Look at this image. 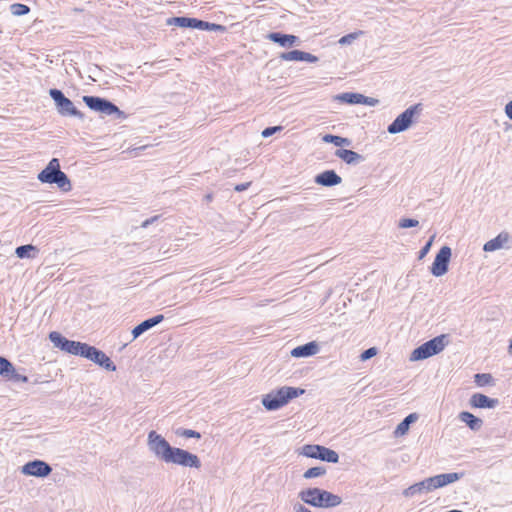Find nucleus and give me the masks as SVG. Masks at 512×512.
Wrapping results in <instances>:
<instances>
[{
  "instance_id": "nucleus-1",
  "label": "nucleus",
  "mask_w": 512,
  "mask_h": 512,
  "mask_svg": "<svg viewBox=\"0 0 512 512\" xmlns=\"http://www.w3.org/2000/svg\"><path fill=\"white\" fill-rule=\"evenodd\" d=\"M462 476V473L455 472L432 476L409 486L408 488L403 490L402 494L404 497L411 498L417 494L428 493L433 491L434 489L441 488L448 484L454 483L461 479Z\"/></svg>"
},
{
  "instance_id": "nucleus-2",
  "label": "nucleus",
  "mask_w": 512,
  "mask_h": 512,
  "mask_svg": "<svg viewBox=\"0 0 512 512\" xmlns=\"http://www.w3.org/2000/svg\"><path fill=\"white\" fill-rule=\"evenodd\" d=\"M298 496L304 503L318 508H333L342 503L340 496L320 488L301 490Z\"/></svg>"
},
{
  "instance_id": "nucleus-3",
  "label": "nucleus",
  "mask_w": 512,
  "mask_h": 512,
  "mask_svg": "<svg viewBox=\"0 0 512 512\" xmlns=\"http://www.w3.org/2000/svg\"><path fill=\"white\" fill-rule=\"evenodd\" d=\"M304 392L305 390L301 388L283 386L264 395L262 405L268 411H275L288 404L290 400L304 394Z\"/></svg>"
},
{
  "instance_id": "nucleus-4",
  "label": "nucleus",
  "mask_w": 512,
  "mask_h": 512,
  "mask_svg": "<svg viewBox=\"0 0 512 512\" xmlns=\"http://www.w3.org/2000/svg\"><path fill=\"white\" fill-rule=\"evenodd\" d=\"M41 183L56 184L64 192L71 190V182L67 175L61 171L60 162L57 158H52L47 166L37 175Z\"/></svg>"
},
{
  "instance_id": "nucleus-5",
  "label": "nucleus",
  "mask_w": 512,
  "mask_h": 512,
  "mask_svg": "<svg viewBox=\"0 0 512 512\" xmlns=\"http://www.w3.org/2000/svg\"><path fill=\"white\" fill-rule=\"evenodd\" d=\"M448 336L445 334L434 337L433 339L423 343L413 350L410 356L411 361H419L427 359L431 356L439 354L448 345Z\"/></svg>"
},
{
  "instance_id": "nucleus-6",
  "label": "nucleus",
  "mask_w": 512,
  "mask_h": 512,
  "mask_svg": "<svg viewBox=\"0 0 512 512\" xmlns=\"http://www.w3.org/2000/svg\"><path fill=\"white\" fill-rule=\"evenodd\" d=\"M421 110V104H415L408 107L387 127L388 133L398 134L409 129L412 126L415 117L421 112Z\"/></svg>"
},
{
  "instance_id": "nucleus-7",
  "label": "nucleus",
  "mask_w": 512,
  "mask_h": 512,
  "mask_svg": "<svg viewBox=\"0 0 512 512\" xmlns=\"http://www.w3.org/2000/svg\"><path fill=\"white\" fill-rule=\"evenodd\" d=\"M50 341L54 344L55 347L61 349L72 355H78L83 357L85 353V348L87 347L86 343H81L78 341L68 340L63 337L58 332H51L49 334Z\"/></svg>"
},
{
  "instance_id": "nucleus-8",
  "label": "nucleus",
  "mask_w": 512,
  "mask_h": 512,
  "mask_svg": "<svg viewBox=\"0 0 512 512\" xmlns=\"http://www.w3.org/2000/svg\"><path fill=\"white\" fill-rule=\"evenodd\" d=\"M165 463L180 465L183 467H190L199 469L201 461L199 457L184 449L173 447Z\"/></svg>"
},
{
  "instance_id": "nucleus-9",
  "label": "nucleus",
  "mask_w": 512,
  "mask_h": 512,
  "mask_svg": "<svg viewBox=\"0 0 512 512\" xmlns=\"http://www.w3.org/2000/svg\"><path fill=\"white\" fill-rule=\"evenodd\" d=\"M49 95L55 102L58 113L62 116H73L82 118L83 115L74 106L73 102L65 97V95L58 89H50Z\"/></svg>"
},
{
  "instance_id": "nucleus-10",
  "label": "nucleus",
  "mask_w": 512,
  "mask_h": 512,
  "mask_svg": "<svg viewBox=\"0 0 512 512\" xmlns=\"http://www.w3.org/2000/svg\"><path fill=\"white\" fill-rule=\"evenodd\" d=\"M147 444L149 450L160 460L166 462L169 454L172 451V446L155 431H151L148 434Z\"/></svg>"
},
{
  "instance_id": "nucleus-11",
  "label": "nucleus",
  "mask_w": 512,
  "mask_h": 512,
  "mask_svg": "<svg viewBox=\"0 0 512 512\" xmlns=\"http://www.w3.org/2000/svg\"><path fill=\"white\" fill-rule=\"evenodd\" d=\"M83 101L93 111L100 112L105 115L116 114L118 117H124V112L112 102L96 97V96H84Z\"/></svg>"
},
{
  "instance_id": "nucleus-12",
  "label": "nucleus",
  "mask_w": 512,
  "mask_h": 512,
  "mask_svg": "<svg viewBox=\"0 0 512 512\" xmlns=\"http://www.w3.org/2000/svg\"><path fill=\"white\" fill-rule=\"evenodd\" d=\"M452 256V250L449 246H443L437 253L431 267V273L436 277H441L448 272V265Z\"/></svg>"
},
{
  "instance_id": "nucleus-13",
  "label": "nucleus",
  "mask_w": 512,
  "mask_h": 512,
  "mask_svg": "<svg viewBox=\"0 0 512 512\" xmlns=\"http://www.w3.org/2000/svg\"><path fill=\"white\" fill-rule=\"evenodd\" d=\"M83 357L89 359L90 361L94 362L95 364L99 365L100 367H103L108 371L116 370V366L114 365V363L103 351L98 350L97 348L90 346L88 344L87 347L85 348V353Z\"/></svg>"
},
{
  "instance_id": "nucleus-14",
  "label": "nucleus",
  "mask_w": 512,
  "mask_h": 512,
  "mask_svg": "<svg viewBox=\"0 0 512 512\" xmlns=\"http://www.w3.org/2000/svg\"><path fill=\"white\" fill-rule=\"evenodd\" d=\"M51 471V466L42 460L30 461L21 467L22 474L34 477H46Z\"/></svg>"
},
{
  "instance_id": "nucleus-15",
  "label": "nucleus",
  "mask_w": 512,
  "mask_h": 512,
  "mask_svg": "<svg viewBox=\"0 0 512 512\" xmlns=\"http://www.w3.org/2000/svg\"><path fill=\"white\" fill-rule=\"evenodd\" d=\"M510 244V234L506 231H502L495 238L487 241L483 246V250L485 252H494L501 249H509Z\"/></svg>"
},
{
  "instance_id": "nucleus-16",
  "label": "nucleus",
  "mask_w": 512,
  "mask_h": 512,
  "mask_svg": "<svg viewBox=\"0 0 512 512\" xmlns=\"http://www.w3.org/2000/svg\"><path fill=\"white\" fill-rule=\"evenodd\" d=\"M498 403V399L490 398L481 393H474L469 399V404L472 408L493 409Z\"/></svg>"
},
{
  "instance_id": "nucleus-17",
  "label": "nucleus",
  "mask_w": 512,
  "mask_h": 512,
  "mask_svg": "<svg viewBox=\"0 0 512 512\" xmlns=\"http://www.w3.org/2000/svg\"><path fill=\"white\" fill-rule=\"evenodd\" d=\"M315 182L325 187L339 185L342 178L333 170H326L315 177Z\"/></svg>"
},
{
  "instance_id": "nucleus-18",
  "label": "nucleus",
  "mask_w": 512,
  "mask_h": 512,
  "mask_svg": "<svg viewBox=\"0 0 512 512\" xmlns=\"http://www.w3.org/2000/svg\"><path fill=\"white\" fill-rule=\"evenodd\" d=\"M164 319V316L162 314L156 315L152 318H149L147 320H144L139 325L134 327L132 330L133 339L138 338L140 335H142L144 332L148 331L149 329L155 327L159 323H161Z\"/></svg>"
},
{
  "instance_id": "nucleus-19",
  "label": "nucleus",
  "mask_w": 512,
  "mask_h": 512,
  "mask_svg": "<svg viewBox=\"0 0 512 512\" xmlns=\"http://www.w3.org/2000/svg\"><path fill=\"white\" fill-rule=\"evenodd\" d=\"M267 38L274 43L279 44L281 47L289 48L294 46L298 42V37L289 34H282L273 32L267 35Z\"/></svg>"
},
{
  "instance_id": "nucleus-20",
  "label": "nucleus",
  "mask_w": 512,
  "mask_h": 512,
  "mask_svg": "<svg viewBox=\"0 0 512 512\" xmlns=\"http://www.w3.org/2000/svg\"><path fill=\"white\" fill-rule=\"evenodd\" d=\"M169 24H173L175 26L182 28H193L199 30H201V27L206 26L204 24V21L189 17H174L171 20H169Z\"/></svg>"
},
{
  "instance_id": "nucleus-21",
  "label": "nucleus",
  "mask_w": 512,
  "mask_h": 512,
  "mask_svg": "<svg viewBox=\"0 0 512 512\" xmlns=\"http://www.w3.org/2000/svg\"><path fill=\"white\" fill-rule=\"evenodd\" d=\"M319 347L315 342H309L301 346H297L291 351V355L296 358L309 357L317 354Z\"/></svg>"
},
{
  "instance_id": "nucleus-22",
  "label": "nucleus",
  "mask_w": 512,
  "mask_h": 512,
  "mask_svg": "<svg viewBox=\"0 0 512 512\" xmlns=\"http://www.w3.org/2000/svg\"><path fill=\"white\" fill-rule=\"evenodd\" d=\"M458 418L461 422L465 423L472 431H479L483 426L482 419L474 416L472 413L467 411L460 412Z\"/></svg>"
},
{
  "instance_id": "nucleus-23",
  "label": "nucleus",
  "mask_w": 512,
  "mask_h": 512,
  "mask_svg": "<svg viewBox=\"0 0 512 512\" xmlns=\"http://www.w3.org/2000/svg\"><path fill=\"white\" fill-rule=\"evenodd\" d=\"M335 156L343 160L346 164L355 165L363 161V157L348 149H338L335 151Z\"/></svg>"
},
{
  "instance_id": "nucleus-24",
  "label": "nucleus",
  "mask_w": 512,
  "mask_h": 512,
  "mask_svg": "<svg viewBox=\"0 0 512 512\" xmlns=\"http://www.w3.org/2000/svg\"><path fill=\"white\" fill-rule=\"evenodd\" d=\"M419 416L417 413H411L407 417L404 418L403 421H401L396 429L394 430V436L395 437H401L407 434L409 431L410 425L418 420Z\"/></svg>"
},
{
  "instance_id": "nucleus-25",
  "label": "nucleus",
  "mask_w": 512,
  "mask_h": 512,
  "mask_svg": "<svg viewBox=\"0 0 512 512\" xmlns=\"http://www.w3.org/2000/svg\"><path fill=\"white\" fill-rule=\"evenodd\" d=\"M361 96L360 93L346 92L336 95L334 100L347 104H361Z\"/></svg>"
},
{
  "instance_id": "nucleus-26",
  "label": "nucleus",
  "mask_w": 512,
  "mask_h": 512,
  "mask_svg": "<svg viewBox=\"0 0 512 512\" xmlns=\"http://www.w3.org/2000/svg\"><path fill=\"white\" fill-rule=\"evenodd\" d=\"M37 252V248L31 244L19 246L15 250L16 256L21 259L34 258Z\"/></svg>"
},
{
  "instance_id": "nucleus-27",
  "label": "nucleus",
  "mask_w": 512,
  "mask_h": 512,
  "mask_svg": "<svg viewBox=\"0 0 512 512\" xmlns=\"http://www.w3.org/2000/svg\"><path fill=\"white\" fill-rule=\"evenodd\" d=\"M322 140L323 142L325 143H332L334 144L335 146H339V147H342V146H350L351 145V140L348 139V138H344V137H341V136H337V135H332V134H326L322 137Z\"/></svg>"
},
{
  "instance_id": "nucleus-28",
  "label": "nucleus",
  "mask_w": 512,
  "mask_h": 512,
  "mask_svg": "<svg viewBox=\"0 0 512 512\" xmlns=\"http://www.w3.org/2000/svg\"><path fill=\"white\" fill-rule=\"evenodd\" d=\"M318 459L329 463H337L339 456L334 450L322 446L321 452L318 453Z\"/></svg>"
},
{
  "instance_id": "nucleus-29",
  "label": "nucleus",
  "mask_w": 512,
  "mask_h": 512,
  "mask_svg": "<svg viewBox=\"0 0 512 512\" xmlns=\"http://www.w3.org/2000/svg\"><path fill=\"white\" fill-rule=\"evenodd\" d=\"M322 446L320 445H304L301 450V454L309 457L318 459V453L321 452Z\"/></svg>"
},
{
  "instance_id": "nucleus-30",
  "label": "nucleus",
  "mask_w": 512,
  "mask_h": 512,
  "mask_svg": "<svg viewBox=\"0 0 512 512\" xmlns=\"http://www.w3.org/2000/svg\"><path fill=\"white\" fill-rule=\"evenodd\" d=\"M11 372H13L12 363L8 359L0 356V375L7 378Z\"/></svg>"
},
{
  "instance_id": "nucleus-31",
  "label": "nucleus",
  "mask_w": 512,
  "mask_h": 512,
  "mask_svg": "<svg viewBox=\"0 0 512 512\" xmlns=\"http://www.w3.org/2000/svg\"><path fill=\"white\" fill-rule=\"evenodd\" d=\"M10 11L14 16H23L29 13L30 8L21 3H15L10 6Z\"/></svg>"
},
{
  "instance_id": "nucleus-32",
  "label": "nucleus",
  "mask_w": 512,
  "mask_h": 512,
  "mask_svg": "<svg viewBox=\"0 0 512 512\" xmlns=\"http://www.w3.org/2000/svg\"><path fill=\"white\" fill-rule=\"evenodd\" d=\"M280 58L285 61H302V51L292 50L284 52L280 55Z\"/></svg>"
},
{
  "instance_id": "nucleus-33",
  "label": "nucleus",
  "mask_w": 512,
  "mask_h": 512,
  "mask_svg": "<svg viewBox=\"0 0 512 512\" xmlns=\"http://www.w3.org/2000/svg\"><path fill=\"white\" fill-rule=\"evenodd\" d=\"M325 473L326 470L323 467H312L304 472L303 477L305 479H311L323 476Z\"/></svg>"
},
{
  "instance_id": "nucleus-34",
  "label": "nucleus",
  "mask_w": 512,
  "mask_h": 512,
  "mask_svg": "<svg viewBox=\"0 0 512 512\" xmlns=\"http://www.w3.org/2000/svg\"><path fill=\"white\" fill-rule=\"evenodd\" d=\"M363 34V31H357L350 34H347L341 37L338 41L340 45H351L356 39L359 38Z\"/></svg>"
},
{
  "instance_id": "nucleus-35",
  "label": "nucleus",
  "mask_w": 512,
  "mask_h": 512,
  "mask_svg": "<svg viewBox=\"0 0 512 512\" xmlns=\"http://www.w3.org/2000/svg\"><path fill=\"white\" fill-rule=\"evenodd\" d=\"M492 379L491 374L488 373H478L474 376L475 383L480 387L490 384Z\"/></svg>"
},
{
  "instance_id": "nucleus-36",
  "label": "nucleus",
  "mask_w": 512,
  "mask_h": 512,
  "mask_svg": "<svg viewBox=\"0 0 512 512\" xmlns=\"http://www.w3.org/2000/svg\"><path fill=\"white\" fill-rule=\"evenodd\" d=\"M419 225V221L416 219L411 218H403L399 221L398 226L399 228L406 229V228H412Z\"/></svg>"
},
{
  "instance_id": "nucleus-37",
  "label": "nucleus",
  "mask_w": 512,
  "mask_h": 512,
  "mask_svg": "<svg viewBox=\"0 0 512 512\" xmlns=\"http://www.w3.org/2000/svg\"><path fill=\"white\" fill-rule=\"evenodd\" d=\"M177 435L184 436L186 438H197L201 437L200 433L191 429L177 430Z\"/></svg>"
},
{
  "instance_id": "nucleus-38",
  "label": "nucleus",
  "mask_w": 512,
  "mask_h": 512,
  "mask_svg": "<svg viewBox=\"0 0 512 512\" xmlns=\"http://www.w3.org/2000/svg\"><path fill=\"white\" fill-rule=\"evenodd\" d=\"M434 239H435V235H432L430 237L429 241L424 245V247H422V249L419 252V257H418L420 260L423 259L428 254V252L431 249Z\"/></svg>"
},
{
  "instance_id": "nucleus-39",
  "label": "nucleus",
  "mask_w": 512,
  "mask_h": 512,
  "mask_svg": "<svg viewBox=\"0 0 512 512\" xmlns=\"http://www.w3.org/2000/svg\"><path fill=\"white\" fill-rule=\"evenodd\" d=\"M377 354V349L375 347H371L367 350H365L361 355L360 359L362 361L369 360L370 358L374 357Z\"/></svg>"
},
{
  "instance_id": "nucleus-40",
  "label": "nucleus",
  "mask_w": 512,
  "mask_h": 512,
  "mask_svg": "<svg viewBox=\"0 0 512 512\" xmlns=\"http://www.w3.org/2000/svg\"><path fill=\"white\" fill-rule=\"evenodd\" d=\"M204 24H205L206 26L201 27V30H208V31H223V30L225 29V28H224V26L219 25V24L209 23V22H206V21H204Z\"/></svg>"
},
{
  "instance_id": "nucleus-41",
  "label": "nucleus",
  "mask_w": 512,
  "mask_h": 512,
  "mask_svg": "<svg viewBox=\"0 0 512 512\" xmlns=\"http://www.w3.org/2000/svg\"><path fill=\"white\" fill-rule=\"evenodd\" d=\"M8 378L13 379L15 381H19V382H24V383L28 382V377L17 373L14 367H13V372L10 373Z\"/></svg>"
},
{
  "instance_id": "nucleus-42",
  "label": "nucleus",
  "mask_w": 512,
  "mask_h": 512,
  "mask_svg": "<svg viewBox=\"0 0 512 512\" xmlns=\"http://www.w3.org/2000/svg\"><path fill=\"white\" fill-rule=\"evenodd\" d=\"M282 130V127L281 126H273V127H268V128H265L263 131H262V136L264 138H268L270 136H272L274 133L278 132Z\"/></svg>"
},
{
  "instance_id": "nucleus-43",
  "label": "nucleus",
  "mask_w": 512,
  "mask_h": 512,
  "mask_svg": "<svg viewBox=\"0 0 512 512\" xmlns=\"http://www.w3.org/2000/svg\"><path fill=\"white\" fill-rule=\"evenodd\" d=\"M379 103V100L372 97H367L362 94L361 96V104L367 105V106H376Z\"/></svg>"
},
{
  "instance_id": "nucleus-44",
  "label": "nucleus",
  "mask_w": 512,
  "mask_h": 512,
  "mask_svg": "<svg viewBox=\"0 0 512 512\" xmlns=\"http://www.w3.org/2000/svg\"><path fill=\"white\" fill-rule=\"evenodd\" d=\"M318 60L319 59L317 56H315L311 53L302 51V61L309 62V63H316Z\"/></svg>"
},
{
  "instance_id": "nucleus-45",
  "label": "nucleus",
  "mask_w": 512,
  "mask_h": 512,
  "mask_svg": "<svg viewBox=\"0 0 512 512\" xmlns=\"http://www.w3.org/2000/svg\"><path fill=\"white\" fill-rule=\"evenodd\" d=\"M506 116L512 120V101L508 102L505 106Z\"/></svg>"
},
{
  "instance_id": "nucleus-46",
  "label": "nucleus",
  "mask_w": 512,
  "mask_h": 512,
  "mask_svg": "<svg viewBox=\"0 0 512 512\" xmlns=\"http://www.w3.org/2000/svg\"><path fill=\"white\" fill-rule=\"evenodd\" d=\"M295 512H312L311 510L304 507L302 504H296L294 506Z\"/></svg>"
},
{
  "instance_id": "nucleus-47",
  "label": "nucleus",
  "mask_w": 512,
  "mask_h": 512,
  "mask_svg": "<svg viewBox=\"0 0 512 512\" xmlns=\"http://www.w3.org/2000/svg\"><path fill=\"white\" fill-rule=\"evenodd\" d=\"M158 219V216H154L150 219H147L145 220L143 223H142V227L146 228L148 227L150 224H152L154 221H156Z\"/></svg>"
},
{
  "instance_id": "nucleus-48",
  "label": "nucleus",
  "mask_w": 512,
  "mask_h": 512,
  "mask_svg": "<svg viewBox=\"0 0 512 512\" xmlns=\"http://www.w3.org/2000/svg\"><path fill=\"white\" fill-rule=\"evenodd\" d=\"M249 185H250L249 183L236 185L235 190L239 191V192L244 191L248 188Z\"/></svg>"
},
{
  "instance_id": "nucleus-49",
  "label": "nucleus",
  "mask_w": 512,
  "mask_h": 512,
  "mask_svg": "<svg viewBox=\"0 0 512 512\" xmlns=\"http://www.w3.org/2000/svg\"><path fill=\"white\" fill-rule=\"evenodd\" d=\"M508 351H509V353H512V340L509 343Z\"/></svg>"
}]
</instances>
